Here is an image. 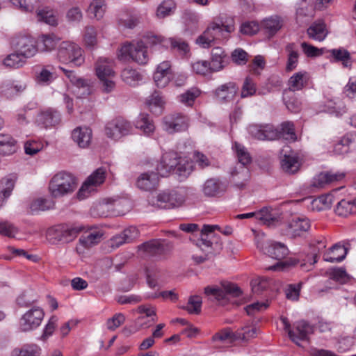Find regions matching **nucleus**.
Returning a JSON list of instances; mask_svg holds the SVG:
<instances>
[{
  "instance_id": "nucleus-56",
  "label": "nucleus",
  "mask_w": 356,
  "mask_h": 356,
  "mask_svg": "<svg viewBox=\"0 0 356 356\" xmlns=\"http://www.w3.org/2000/svg\"><path fill=\"white\" fill-rule=\"evenodd\" d=\"M200 90L197 88H192L185 92L181 94L179 97V101L187 106H192L196 98L200 95Z\"/></svg>"
},
{
  "instance_id": "nucleus-22",
  "label": "nucleus",
  "mask_w": 356,
  "mask_h": 356,
  "mask_svg": "<svg viewBox=\"0 0 356 356\" xmlns=\"http://www.w3.org/2000/svg\"><path fill=\"white\" fill-rule=\"evenodd\" d=\"M60 120V113L51 108L41 111L37 116L38 123L46 128L58 124Z\"/></svg>"
},
{
  "instance_id": "nucleus-35",
  "label": "nucleus",
  "mask_w": 356,
  "mask_h": 356,
  "mask_svg": "<svg viewBox=\"0 0 356 356\" xmlns=\"http://www.w3.org/2000/svg\"><path fill=\"white\" fill-rule=\"evenodd\" d=\"M347 254L346 248L339 244H335L323 254V259L325 261L334 263L340 262L346 257Z\"/></svg>"
},
{
  "instance_id": "nucleus-59",
  "label": "nucleus",
  "mask_w": 356,
  "mask_h": 356,
  "mask_svg": "<svg viewBox=\"0 0 356 356\" xmlns=\"http://www.w3.org/2000/svg\"><path fill=\"white\" fill-rule=\"evenodd\" d=\"M257 86L254 79L250 76H247L241 88V97L246 98L250 97L256 94Z\"/></svg>"
},
{
  "instance_id": "nucleus-29",
  "label": "nucleus",
  "mask_w": 356,
  "mask_h": 356,
  "mask_svg": "<svg viewBox=\"0 0 356 356\" xmlns=\"http://www.w3.org/2000/svg\"><path fill=\"white\" fill-rule=\"evenodd\" d=\"M60 39L54 33L42 34L38 38L36 44L38 51L42 52L51 51L55 49Z\"/></svg>"
},
{
  "instance_id": "nucleus-11",
  "label": "nucleus",
  "mask_w": 356,
  "mask_h": 356,
  "mask_svg": "<svg viewBox=\"0 0 356 356\" xmlns=\"http://www.w3.org/2000/svg\"><path fill=\"white\" fill-rule=\"evenodd\" d=\"M221 288L208 286L204 288V293L212 296L218 301H225L228 295L232 297H239L242 294L241 289L236 284L230 282H222Z\"/></svg>"
},
{
  "instance_id": "nucleus-5",
  "label": "nucleus",
  "mask_w": 356,
  "mask_h": 356,
  "mask_svg": "<svg viewBox=\"0 0 356 356\" xmlns=\"http://www.w3.org/2000/svg\"><path fill=\"white\" fill-rule=\"evenodd\" d=\"M83 52V49L76 43L63 41L58 46L57 56L60 62L80 66L85 60Z\"/></svg>"
},
{
  "instance_id": "nucleus-50",
  "label": "nucleus",
  "mask_w": 356,
  "mask_h": 356,
  "mask_svg": "<svg viewBox=\"0 0 356 356\" xmlns=\"http://www.w3.org/2000/svg\"><path fill=\"white\" fill-rule=\"evenodd\" d=\"M15 186V180L11 178H3L0 181V207L10 195Z\"/></svg>"
},
{
  "instance_id": "nucleus-62",
  "label": "nucleus",
  "mask_w": 356,
  "mask_h": 356,
  "mask_svg": "<svg viewBox=\"0 0 356 356\" xmlns=\"http://www.w3.org/2000/svg\"><path fill=\"white\" fill-rule=\"evenodd\" d=\"M202 298L194 296L190 297L187 305L184 307L189 314H198L201 312Z\"/></svg>"
},
{
  "instance_id": "nucleus-42",
  "label": "nucleus",
  "mask_w": 356,
  "mask_h": 356,
  "mask_svg": "<svg viewBox=\"0 0 356 356\" xmlns=\"http://www.w3.org/2000/svg\"><path fill=\"white\" fill-rule=\"evenodd\" d=\"M285 50L287 52V63L286 65V70L291 72L295 70L298 63L299 54L295 43H289L285 47Z\"/></svg>"
},
{
  "instance_id": "nucleus-63",
  "label": "nucleus",
  "mask_w": 356,
  "mask_h": 356,
  "mask_svg": "<svg viewBox=\"0 0 356 356\" xmlns=\"http://www.w3.org/2000/svg\"><path fill=\"white\" fill-rule=\"evenodd\" d=\"M193 170V164L191 162L184 160H179V164L175 168V173L179 176L187 177Z\"/></svg>"
},
{
  "instance_id": "nucleus-3",
  "label": "nucleus",
  "mask_w": 356,
  "mask_h": 356,
  "mask_svg": "<svg viewBox=\"0 0 356 356\" xmlns=\"http://www.w3.org/2000/svg\"><path fill=\"white\" fill-rule=\"evenodd\" d=\"M281 321L291 340L299 346L301 341H308L309 336L314 332L313 326L305 321L295 322L292 327L287 318L281 317Z\"/></svg>"
},
{
  "instance_id": "nucleus-55",
  "label": "nucleus",
  "mask_w": 356,
  "mask_h": 356,
  "mask_svg": "<svg viewBox=\"0 0 356 356\" xmlns=\"http://www.w3.org/2000/svg\"><path fill=\"white\" fill-rule=\"evenodd\" d=\"M121 77L127 84L135 86L142 79V76L136 70L131 68L124 69L121 74Z\"/></svg>"
},
{
  "instance_id": "nucleus-9",
  "label": "nucleus",
  "mask_w": 356,
  "mask_h": 356,
  "mask_svg": "<svg viewBox=\"0 0 356 356\" xmlns=\"http://www.w3.org/2000/svg\"><path fill=\"white\" fill-rule=\"evenodd\" d=\"M127 56L140 65L146 64L148 60L147 47L143 41L132 42L124 44L120 49V56L124 58Z\"/></svg>"
},
{
  "instance_id": "nucleus-25",
  "label": "nucleus",
  "mask_w": 356,
  "mask_h": 356,
  "mask_svg": "<svg viewBox=\"0 0 356 356\" xmlns=\"http://www.w3.org/2000/svg\"><path fill=\"white\" fill-rule=\"evenodd\" d=\"M263 251L271 258L277 260L284 259L289 254V249L284 243L273 241L268 242L263 248Z\"/></svg>"
},
{
  "instance_id": "nucleus-46",
  "label": "nucleus",
  "mask_w": 356,
  "mask_h": 356,
  "mask_svg": "<svg viewBox=\"0 0 356 356\" xmlns=\"http://www.w3.org/2000/svg\"><path fill=\"white\" fill-rule=\"evenodd\" d=\"M334 202V195L331 193L325 194L314 199L311 202L313 210L322 211L331 207Z\"/></svg>"
},
{
  "instance_id": "nucleus-44",
  "label": "nucleus",
  "mask_w": 356,
  "mask_h": 356,
  "mask_svg": "<svg viewBox=\"0 0 356 356\" xmlns=\"http://www.w3.org/2000/svg\"><path fill=\"white\" fill-rule=\"evenodd\" d=\"M145 104L152 113L155 115H160L162 112L164 102L159 92H154L147 98Z\"/></svg>"
},
{
  "instance_id": "nucleus-15",
  "label": "nucleus",
  "mask_w": 356,
  "mask_h": 356,
  "mask_svg": "<svg viewBox=\"0 0 356 356\" xmlns=\"http://www.w3.org/2000/svg\"><path fill=\"white\" fill-rule=\"evenodd\" d=\"M105 172L104 168H98L90 175L77 192V198L79 200L85 199L93 191L94 186L102 184L105 180Z\"/></svg>"
},
{
  "instance_id": "nucleus-20",
  "label": "nucleus",
  "mask_w": 356,
  "mask_h": 356,
  "mask_svg": "<svg viewBox=\"0 0 356 356\" xmlns=\"http://www.w3.org/2000/svg\"><path fill=\"white\" fill-rule=\"evenodd\" d=\"M286 232L284 234L291 238L301 236L310 227L308 219L300 217H294L286 225Z\"/></svg>"
},
{
  "instance_id": "nucleus-18",
  "label": "nucleus",
  "mask_w": 356,
  "mask_h": 356,
  "mask_svg": "<svg viewBox=\"0 0 356 356\" xmlns=\"http://www.w3.org/2000/svg\"><path fill=\"white\" fill-rule=\"evenodd\" d=\"M180 157L175 152H168L163 154L160 163L156 166V171L161 177L168 176L174 171L179 164Z\"/></svg>"
},
{
  "instance_id": "nucleus-37",
  "label": "nucleus",
  "mask_w": 356,
  "mask_h": 356,
  "mask_svg": "<svg viewBox=\"0 0 356 356\" xmlns=\"http://www.w3.org/2000/svg\"><path fill=\"white\" fill-rule=\"evenodd\" d=\"M308 80L306 72H298L295 73L288 81L289 88L286 90H291L294 92L296 90H302L307 84Z\"/></svg>"
},
{
  "instance_id": "nucleus-17",
  "label": "nucleus",
  "mask_w": 356,
  "mask_h": 356,
  "mask_svg": "<svg viewBox=\"0 0 356 356\" xmlns=\"http://www.w3.org/2000/svg\"><path fill=\"white\" fill-rule=\"evenodd\" d=\"M188 119L180 113L170 114L163 119V129L169 134L181 131L187 129Z\"/></svg>"
},
{
  "instance_id": "nucleus-39",
  "label": "nucleus",
  "mask_w": 356,
  "mask_h": 356,
  "mask_svg": "<svg viewBox=\"0 0 356 356\" xmlns=\"http://www.w3.org/2000/svg\"><path fill=\"white\" fill-rule=\"evenodd\" d=\"M257 218L268 227L276 225L280 220V216L277 211L267 208L257 213Z\"/></svg>"
},
{
  "instance_id": "nucleus-60",
  "label": "nucleus",
  "mask_w": 356,
  "mask_h": 356,
  "mask_svg": "<svg viewBox=\"0 0 356 356\" xmlns=\"http://www.w3.org/2000/svg\"><path fill=\"white\" fill-rule=\"evenodd\" d=\"M175 3L172 0L163 1L157 8L156 16L159 18H164L174 13Z\"/></svg>"
},
{
  "instance_id": "nucleus-7",
  "label": "nucleus",
  "mask_w": 356,
  "mask_h": 356,
  "mask_svg": "<svg viewBox=\"0 0 356 356\" xmlns=\"http://www.w3.org/2000/svg\"><path fill=\"white\" fill-rule=\"evenodd\" d=\"M44 317V310L40 307L34 306L22 316L19 330L23 332L33 331L40 325Z\"/></svg>"
},
{
  "instance_id": "nucleus-21",
  "label": "nucleus",
  "mask_w": 356,
  "mask_h": 356,
  "mask_svg": "<svg viewBox=\"0 0 356 356\" xmlns=\"http://www.w3.org/2000/svg\"><path fill=\"white\" fill-rule=\"evenodd\" d=\"M104 232L97 227H91L83 232L79 238V243L85 248H90L98 244L102 239Z\"/></svg>"
},
{
  "instance_id": "nucleus-58",
  "label": "nucleus",
  "mask_w": 356,
  "mask_h": 356,
  "mask_svg": "<svg viewBox=\"0 0 356 356\" xmlns=\"http://www.w3.org/2000/svg\"><path fill=\"white\" fill-rule=\"evenodd\" d=\"M74 92L79 97H85L92 93V81L90 79H82L75 86Z\"/></svg>"
},
{
  "instance_id": "nucleus-48",
  "label": "nucleus",
  "mask_w": 356,
  "mask_h": 356,
  "mask_svg": "<svg viewBox=\"0 0 356 356\" xmlns=\"http://www.w3.org/2000/svg\"><path fill=\"white\" fill-rule=\"evenodd\" d=\"M16 141L9 136H0V154L3 156H8L13 154L16 151Z\"/></svg>"
},
{
  "instance_id": "nucleus-14",
  "label": "nucleus",
  "mask_w": 356,
  "mask_h": 356,
  "mask_svg": "<svg viewBox=\"0 0 356 356\" xmlns=\"http://www.w3.org/2000/svg\"><path fill=\"white\" fill-rule=\"evenodd\" d=\"M129 122L123 118H115L108 122L105 127L106 135L112 139L118 140L129 134L131 130Z\"/></svg>"
},
{
  "instance_id": "nucleus-41",
  "label": "nucleus",
  "mask_w": 356,
  "mask_h": 356,
  "mask_svg": "<svg viewBox=\"0 0 356 356\" xmlns=\"http://www.w3.org/2000/svg\"><path fill=\"white\" fill-rule=\"evenodd\" d=\"M25 86L22 84H17L10 81H3L0 86V94L6 98H11L18 92L22 91Z\"/></svg>"
},
{
  "instance_id": "nucleus-36",
  "label": "nucleus",
  "mask_w": 356,
  "mask_h": 356,
  "mask_svg": "<svg viewBox=\"0 0 356 356\" xmlns=\"http://www.w3.org/2000/svg\"><path fill=\"white\" fill-rule=\"evenodd\" d=\"M259 332V329L256 325L247 324L234 332V339L248 341L255 338Z\"/></svg>"
},
{
  "instance_id": "nucleus-45",
  "label": "nucleus",
  "mask_w": 356,
  "mask_h": 356,
  "mask_svg": "<svg viewBox=\"0 0 356 356\" xmlns=\"http://www.w3.org/2000/svg\"><path fill=\"white\" fill-rule=\"evenodd\" d=\"M40 354L41 348L38 345L27 343L15 348L11 353V356H40Z\"/></svg>"
},
{
  "instance_id": "nucleus-34",
  "label": "nucleus",
  "mask_w": 356,
  "mask_h": 356,
  "mask_svg": "<svg viewBox=\"0 0 356 356\" xmlns=\"http://www.w3.org/2000/svg\"><path fill=\"white\" fill-rule=\"evenodd\" d=\"M334 212L341 217H348L356 213V200L343 199L339 201L334 208Z\"/></svg>"
},
{
  "instance_id": "nucleus-32",
  "label": "nucleus",
  "mask_w": 356,
  "mask_h": 356,
  "mask_svg": "<svg viewBox=\"0 0 356 356\" xmlns=\"http://www.w3.org/2000/svg\"><path fill=\"white\" fill-rule=\"evenodd\" d=\"M262 26L265 33L271 38L274 36L284 26V19L278 15H273L264 19Z\"/></svg>"
},
{
  "instance_id": "nucleus-53",
  "label": "nucleus",
  "mask_w": 356,
  "mask_h": 356,
  "mask_svg": "<svg viewBox=\"0 0 356 356\" xmlns=\"http://www.w3.org/2000/svg\"><path fill=\"white\" fill-rule=\"evenodd\" d=\"M336 62H341L344 67L351 65L350 54L343 48L333 49L328 51Z\"/></svg>"
},
{
  "instance_id": "nucleus-13",
  "label": "nucleus",
  "mask_w": 356,
  "mask_h": 356,
  "mask_svg": "<svg viewBox=\"0 0 356 356\" xmlns=\"http://www.w3.org/2000/svg\"><path fill=\"white\" fill-rule=\"evenodd\" d=\"M122 200H104L91 209L92 216L99 217H108L111 215L121 216L125 213L124 210L120 209Z\"/></svg>"
},
{
  "instance_id": "nucleus-51",
  "label": "nucleus",
  "mask_w": 356,
  "mask_h": 356,
  "mask_svg": "<svg viewBox=\"0 0 356 356\" xmlns=\"http://www.w3.org/2000/svg\"><path fill=\"white\" fill-rule=\"evenodd\" d=\"M26 58H24L19 53L15 51L6 56L3 60V64L9 68H19L26 63Z\"/></svg>"
},
{
  "instance_id": "nucleus-43",
  "label": "nucleus",
  "mask_w": 356,
  "mask_h": 356,
  "mask_svg": "<svg viewBox=\"0 0 356 356\" xmlns=\"http://www.w3.org/2000/svg\"><path fill=\"white\" fill-rule=\"evenodd\" d=\"M300 163L295 155H284L281 161L282 170L289 174L297 172L300 168Z\"/></svg>"
},
{
  "instance_id": "nucleus-33",
  "label": "nucleus",
  "mask_w": 356,
  "mask_h": 356,
  "mask_svg": "<svg viewBox=\"0 0 356 356\" xmlns=\"http://www.w3.org/2000/svg\"><path fill=\"white\" fill-rule=\"evenodd\" d=\"M307 33L310 39L321 42L328 33L325 24L322 21L315 22L307 29Z\"/></svg>"
},
{
  "instance_id": "nucleus-40",
  "label": "nucleus",
  "mask_w": 356,
  "mask_h": 356,
  "mask_svg": "<svg viewBox=\"0 0 356 356\" xmlns=\"http://www.w3.org/2000/svg\"><path fill=\"white\" fill-rule=\"evenodd\" d=\"M106 9L104 0H93L87 9V13L90 17L99 20L104 17Z\"/></svg>"
},
{
  "instance_id": "nucleus-28",
  "label": "nucleus",
  "mask_w": 356,
  "mask_h": 356,
  "mask_svg": "<svg viewBox=\"0 0 356 356\" xmlns=\"http://www.w3.org/2000/svg\"><path fill=\"white\" fill-rule=\"evenodd\" d=\"M140 252L149 256H160L166 251V245L160 240H151L138 246Z\"/></svg>"
},
{
  "instance_id": "nucleus-47",
  "label": "nucleus",
  "mask_w": 356,
  "mask_h": 356,
  "mask_svg": "<svg viewBox=\"0 0 356 356\" xmlns=\"http://www.w3.org/2000/svg\"><path fill=\"white\" fill-rule=\"evenodd\" d=\"M225 57L226 54L221 47H214L211 50V61L209 63L211 70L214 72L221 70L224 67L222 63Z\"/></svg>"
},
{
  "instance_id": "nucleus-10",
  "label": "nucleus",
  "mask_w": 356,
  "mask_h": 356,
  "mask_svg": "<svg viewBox=\"0 0 356 356\" xmlns=\"http://www.w3.org/2000/svg\"><path fill=\"white\" fill-rule=\"evenodd\" d=\"M196 245L204 252V255L194 254L193 259L197 264H201L219 254L222 250V243L213 241L207 237L200 238Z\"/></svg>"
},
{
  "instance_id": "nucleus-4",
  "label": "nucleus",
  "mask_w": 356,
  "mask_h": 356,
  "mask_svg": "<svg viewBox=\"0 0 356 356\" xmlns=\"http://www.w3.org/2000/svg\"><path fill=\"white\" fill-rule=\"evenodd\" d=\"M114 60L106 57H100L95 63V72L101 81L102 89L105 92H111L115 88L112 78L115 76L113 70Z\"/></svg>"
},
{
  "instance_id": "nucleus-23",
  "label": "nucleus",
  "mask_w": 356,
  "mask_h": 356,
  "mask_svg": "<svg viewBox=\"0 0 356 356\" xmlns=\"http://www.w3.org/2000/svg\"><path fill=\"white\" fill-rule=\"evenodd\" d=\"M238 88L234 82H228L216 89L217 99L222 103L232 101L237 94Z\"/></svg>"
},
{
  "instance_id": "nucleus-19",
  "label": "nucleus",
  "mask_w": 356,
  "mask_h": 356,
  "mask_svg": "<svg viewBox=\"0 0 356 356\" xmlns=\"http://www.w3.org/2000/svg\"><path fill=\"white\" fill-rule=\"evenodd\" d=\"M207 29H211L210 33L213 36L214 40L226 38L229 33L234 31L233 19L223 21L222 19L211 22Z\"/></svg>"
},
{
  "instance_id": "nucleus-30",
  "label": "nucleus",
  "mask_w": 356,
  "mask_h": 356,
  "mask_svg": "<svg viewBox=\"0 0 356 356\" xmlns=\"http://www.w3.org/2000/svg\"><path fill=\"white\" fill-rule=\"evenodd\" d=\"M158 172H145L138 178L136 185L143 191H151L156 187L159 183Z\"/></svg>"
},
{
  "instance_id": "nucleus-49",
  "label": "nucleus",
  "mask_w": 356,
  "mask_h": 356,
  "mask_svg": "<svg viewBox=\"0 0 356 356\" xmlns=\"http://www.w3.org/2000/svg\"><path fill=\"white\" fill-rule=\"evenodd\" d=\"M282 99L287 109L291 112L298 113L300 110L301 103L291 90H284Z\"/></svg>"
},
{
  "instance_id": "nucleus-16",
  "label": "nucleus",
  "mask_w": 356,
  "mask_h": 356,
  "mask_svg": "<svg viewBox=\"0 0 356 356\" xmlns=\"http://www.w3.org/2000/svg\"><path fill=\"white\" fill-rule=\"evenodd\" d=\"M249 134L254 138L261 140H273L278 138V130L270 124H252L249 125Z\"/></svg>"
},
{
  "instance_id": "nucleus-61",
  "label": "nucleus",
  "mask_w": 356,
  "mask_h": 356,
  "mask_svg": "<svg viewBox=\"0 0 356 356\" xmlns=\"http://www.w3.org/2000/svg\"><path fill=\"white\" fill-rule=\"evenodd\" d=\"M278 138L282 136L287 140H296V136L294 130V124L291 122H284L281 124L280 129L278 130Z\"/></svg>"
},
{
  "instance_id": "nucleus-8",
  "label": "nucleus",
  "mask_w": 356,
  "mask_h": 356,
  "mask_svg": "<svg viewBox=\"0 0 356 356\" xmlns=\"http://www.w3.org/2000/svg\"><path fill=\"white\" fill-rule=\"evenodd\" d=\"M11 45L15 51L19 53L26 58L34 56L38 52L36 41L29 35H16L13 38Z\"/></svg>"
},
{
  "instance_id": "nucleus-52",
  "label": "nucleus",
  "mask_w": 356,
  "mask_h": 356,
  "mask_svg": "<svg viewBox=\"0 0 356 356\" xmlns=\"http://www.w3.org/2000/svg\"><path fill=\"white\" fill-rule=\"evenodd\" d=\"M54 202L51 200L38 198L31 203L30 210L32 213H35L51 209L54 207Z\"/></svg>"
},
{
  "instance_id": "nucleus-24",
  "label": "nucleus",
  "mask_w": 356,
  "mask_h": 356,
  "mask_svg": "<svg viewBox=\"0 0 356 356\" xmlns=\"http://www.w3.org/2000/svg\"><path fill=\"white\" fill-rule=\"evenodd\" d=\"M225 191V185L217 178L209 179L202 185V193L209 197L219 196Z\"/></svg>"
},
{
  "instance_id": "nucleus-26",
  "label": "nucleus",
  "mask_w": 356,
  "mask_h": 356,
  "mask_svg": "<svg viewBox=\"0 0 356 356\" xmlns=\"http://www.w3.org/2000/svg\"><path fill=\"white\" fill-rule=\"evenodd\" d=\"M92 136V130L90 128L79 127L72 131L71 137L79 147L86 148L91 143Z\"/></svg>"
},
{
  "instance_id": "nucleus-54",
  "label": "nucleus",
  "mask_w": 356,
  "mask_h": 356,
  "mask_svg": "<svg viewBox=\"0 0 356 356\" xmlns=\"http://www.w3.org/2000/svg\"><path fill=\"white\" fill-rule=\"evenodd\" d=\"M83 40L86 47L93 48L97 44V32L96 29L92 26H87L85 27L83 34Z\"/></svg>"
},
{
  "instance_id": "nucleus-27",
  "label": "nucleus",
  "mask_w": 356,
  "mask_h": 356,
  "mask_svg": "<svg viewBox=\"0 0 356 356\" xmlns=\"http://www.w3.org/2000/svg\"><path fill=\"white\" fill-rule=\"evenodd\" d=\"M138 236V231L136 227L131 226L124 229V231L113 236L111 241L110 244L112 248H118L124 243H130L136 238Z\"/></svg>"
},
{
  "instance_id": "nucleus-57",
  "label": "nucleus",
  "mask_w": 356,
  "mask_h": 356,
  "mask_svg": "<svg viewBox=\"0 0 356 356\" xmlns=\"http://www.w3.org/2000/svg\"><path fill=\"white\" fill-rule=\"evenodd\" d=\"M10 1L22 11L32 13L37 8L40 0H10Z\"/></svg>"
},
{
  "instance_id": "nucleus-38",
  "label": "nucleus",
  "mask_w": 356,
  "mask_h": 356,
  "mask_svg": "<svg viewBox=\"0 0 356 356\" xmlns=\"http://www.w3.org/2000/svg\"><path fill=\"white\" fill-rule=\"evenodd\" d=\"M136 127L140 129L144 134L149 136L155 130L153 120L147 113H140L136 121Z\"/></svg>"
},
{
  "instance_id": "nucleus-64",
  "label": "nucleus",
  "mask_w": 356,
  "mask_h": 356,
  "mask_svg": "<svg viewBox=\"0 0 356 356\" xmlns=\"http://www.w3.org/2000/svg\"><path fill=\"white\" fill-rule=\"evenodd\" d=\"M221 227L219 225H204L200 231V238L207 237L213 241H219L218 237L213 234L214 230L218 229L220 232Z\"/></svg>"
},
{
  "instance_id": "nucleus-2",
  "label": "nucleus",
  "mask_w": 356,
  "mask_h": 356,
  "mask_svg": "<svg viewBox=\"0 0 356 356\" xmlns=\"http://www.w3.org/2000/svg\"><path fill=\"white\" fill-rule=\"evenodd\" d=\"M76 187V180L72 175L60 172L50 180L49 192L53 198L57 199L72 194Z\"/></svg>"
},
{
  "instance_id": "nucleus-31",
  "label": "nucleus",
  "mask_w": 356,
  "mask_h": 356,
  "mask_svg": "<svg viewBox=\"0 0 356 356\" xmlns=\"http://www.w3.org/2000/svg\"><path fill=\"white\" fill-rule=\"evenodd\" d=\"M36 18L38 22H44L48 25L56 26L58 24L57 12L49 7L39 8L37 7Z\"/></svg>"
},
{
  "instance_id": "nucleus-1",
  "label": "nucleus",
  "mask_w": 356,
  "mask_h": 356,
  "mask_svg": "<svg viewBox=\"0 0 356 356\" xmlns=\"http://www.w3.org/2000/svg\"><path fill=\"white\" fill-rule=\"evenodd\" d=\"M234 148L238 162L241 165L235 167L231 171L234 186L240 190L243 189L250 178V172L245 166L250 163L252 158L247 149L242 145L235 143Z\"/></svg>"
},
{
  "instance_id": "nucleus-6",
  "label": "nucleus",
  "mask_w": 356,
  "mask_h": 356,
  "mask_svg": "<svg viewBox=\"0 0 356 356\" xmlns=\"http://www.w3.org/2000/svg\"><path fill=\"white\" fill-rule=\"evenodd\" d=\"M185 196L179 191L163 192L149 199V204L159 209H170L182 205Z\"/></svg>"
},
{
  "instance_id": "nucleus-12",
  "label": "nucleus",
  "mask_w": 356,
  "mask_h": 356,
  "mask_svg": "<svg viewBox=\"0 0 356 356\" xmlns=\"http://www.w3.org/2000/svg\"><path fill=\"white\" fill-rule=\"evenodd\" d=\"M81 226H58L47 231V236L50 239L65 243L72 241L83 230Z\"/></svg>"
}]
</instances>
